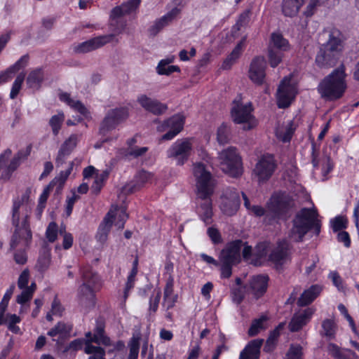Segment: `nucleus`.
Listing matches in <instances>:
<instances>
[{"label": "nucleus", "mask_w": 359, "mask_h": 359, "mask_svg": "<svg viewBox=\"0 0 359 359\" xmlns=\"http://www.w3.org/2000/svg\"><path fill=\"white\" fill-rule=\"evenodd\" d=\"M81 273L82 284L79 287L78 296L81 300H93L95 292L101 287L100 278L88 266L83 268Z\"/></svg>", "instance_id": "9"}, {"label": "nucleus", "mask_w": 359, "mask_h": 359, "mask_svg": "<svg viewBox=\"0 0 359 359\" xmlns=\"http://www.w3.org/2000/svg\"><path fill=\"white\" fill-rule=\"evenodd\" d=\"M175 60L174 55H170L166 58L162 59L159 61L156 67V72L159 75L169 76L173 72H179L180 69L177 65H169Z\"/></svg>", "instance_id": "29"}, {"label": "nucleus", "mask_w": 359, "mask_h": 359, "mask_svg": "<svg viewBox=\"0 0 359 359\" xmlns=\"http://www.w3.org/2000/svg\"><path fill=\"white\" fill-rule=\"evenodd\" d=\"M327 352L336 359H353L355 354L351 350L346 349L342 351L337 345L330 343L327 346Z\"/></svg>", "instance_id": "36"}, {"label": "nucleus", "mask_w": 359, "mask_h": 359, "mask_svg": "<svg viewBox=\"0 0 359 359\" xmlns=\"http://www.w3.org/2000/svg\"><path fill=\"white\" fill-rule=\"evenodd\" d=\"M179 13L180 10L175 8L161 18L155 20L148 29L149 34L153 36H156L165 27L168 26Z\"/></svg>", "instance_id": "23"}, {"label": "nucleus", "mask_w": 359, "mask_h": 359, "mask_svg": "<svg viewBox=\"0 0 359 359\" xmlns=\"http://www.w3.org/2000/svg\"><path fill=\"white\" fill-rule=\"evenodd\" d=\"M240 205L239 193L235 189H228L222 198L220 208L224 214L231 216L234 215Z\"/></svg>", "instance_id": "16"}, {"label": "nucleus", "mask_w": 359, "mask_h": 359, "mask_svg": "<svg viewBox=\"0 0 359 359\" xmlns=\"http://www.w3.org/2000/svg\"><path fill=\"white\" fill-rule=\"evenodd\" d=\"M28 60V55H23L12 67L8 68L6 72L0 74V84L8 81L11 79V74H13L25 67L27 65Z\"/></svg>", "instance_id": "33"}, {"label": "nucleus", "mask_w": 359, "mask_h": 359, "mask_svg": "<svg viewBox=\"0 0 359 359\" xmlns=\"http://www.w3.org/2000/svg\"><path fill=\"white\" fill-rule=\"evenodd\" d=\"M29 279V271L27 269H25L20 275L18 280V286L20 289L25 288L27 286Z\"/></svg>", "instance_id": "64"}, {"label": "nucleus", "mask_w": 359, "mask_h": 359, "mask_svg": "<svg viewBox=\"0 0 359 359\" xmlns=\"http://www.w3.org/2000/svg\"><path fill=\"white\" fill-rule=\"evenodd\" d=\"M139 4V0H130L121 6L114 8L111 11V16L112 18H118L120 16L129 14L137 8Z\"/></svg>", "instance_id": "34"}, {"label": "nucleus", "mask_w": 359, "mask_h": 359, "mask_svg": "<svg viewBox=\"0 0 359 359\" xmlns=\"http://www.w3.org/2000/svg\"><path fill=\"white\" fill-rule=\"evenodd\" d=\"M243 243L236 241L229 243L219 255V262L222 264H236L241 259V251Z\"/></svg>", "instance_id": "17"}, {"label": "nucleus", "mask_w": 359, "mask_h": 359, "mask_svg": "<svg viewBox=\"0 0 359 359\" xmlns=\"http://www.w3.org/2000/svg\"><path fill=\"white\" fill-rule=\"evenodd\" d=\"M297 93L296 80L292 76L285 77L280 82L276 93L278 107H287L294 99Z\"/></svg>", "instance_id": "11"}, {"label": "nucleus", "mask_w": 359, "mask_h": 359, "mask_svg": "<svg viewBox=\"0 0 359 359\" xmlns=\"http://www.w3.org/2000/svg\"><path fill=\"white\" fill-rule=\"evenodd\" d=\"M43 79V74L41 69H36L32 71L27 78V85L30 88H38Z\"/></svg>", "instance_id": "42"}, {"label": "nucleus", "mask_w": 359, "mask_h": 359, "mask_svg": "<svg viewBox=\"0 0 359 359\" xmlns=\"http://www.w3.org/2000/svg\"><path fill=\"white\" fill-rule=\"evenodd\" d=\"M50 263V255L49 252H46L39 257L36 268L39 271L43 272L49 267Z\"/></svg>", "instance_id": "51"}, {"label": "nucleus", "mask_w": 359, "mask_h": 359, "mask_svg": "<svg viewBox=\"0 0 359 359\" xmlns=\"http://www.w3.org/2000/svg\"><path fill=\"white\" fill-rule=\"evenodd\" d=\"M276 168L273 157L271 155L262 156L255 165L253 177L259 182H266L272 176Z\"/></svg>", "instance_id": "12"}, {"label": "nucleus", "mask_w": 359, "mask_h": 359, "mask_svg": "<svg viewBox=\"0 0 359 359\" xmlns=\"http://www.w3.org/2000/svg\"><path fill=\"white\" fill-rule=\"evenodd\" d=\"M192 153L196 154L201 160L207 163L210 162L208 154L193 137H184L177 140L168 149L166 155L168 158L175 161L177 165H183Z\"/></svg>", "instance_id": "3"}, {"label": "nucleus", "mask_w": 359, "mask_h": 359, "mask_svg": "<svg viewBox=\"0 0 359 359\" xmlns=\"http://www.w3.org/2000/svg\"><path fill=\"white\" fill-rule=\"evenodd\" d=\"M174 280L170 277L164 289L163 306L167 309L172 308L177 301V296L173 293Z\"/></svg>", "instance_id": "32"}, {"label": "nucleus", "mask_w": 359, "mask_h": 359, "mask_svg": "<svg viewBox=\"0 0 359 359\" xmlns=\"http://www.w3.org/2000/svg\"><path fill=\"white\" fill-rule=\"evenodd\" d=\"M337 330V326L334 320L325 319L322 322L320 333L322 336H324L329 339H332L335 337Z\"/></svg>", "instance_id": "41"}, {"label": "nucleus", "mask_w": 359, "mask_h": 359, "mask_svg": "<svg viewBox=\"0 0 359 359\" xmlns=\"http://www.w3.org/2000/svg\"><path fill=\"white\" fill-rule=\"evenodd\" d=\"M24 79H25V75L22 74H19L17 76V78L15 79V81L13 83L11 93H10V97L11 99H15L17 97V95H18V93L21 89Z\"/></svg>", "instance_id": "52"}, {"label": "nucleus", "mask_w": 359, "mask_h": 359, "mask_svg": "<svg viewBox=\"0 0 359 359\" xmlns=\"http://www.w3.org/2000/svg\"><path fill=\"white\" fill-rule=\"evenodd\" d=\"M283 52L268 48V60L272 67H277L282 61Z\"/></svg>", "instance_id": "48"}, {"label": "nucleus", "mask_w": 359, "mask_h": 359, "mask_svg": "<svg viewBox=\"0 0 359 359\" xmlns=\"http://www.w3.org/2000/svg\"><path fill=\"white\" fill-rule=\"evenodd\" d=\"M218 161L221 170L233 177L242 174L241 158L235 148L229 147L219 153Z\"/></svg>", "instance_id": "10"}, {"label": "nucleus", "mask_w": 359, "mask_h": 359, "mask_svg": "<svg viewBox=\"0 0 359 359\" xmlns=\"http://www.w3.org/2000/svg\"><path fill=\"white\" fill-rule=\"evenodd\" d=\"M114 34L103 35L95 37L86 41L74 46L73 50L77 53H86L96 50L111 42Z\"/></svg>", "instance_id": "18"}, {"label": "nucleus", "mask_w": 359, "mask_h": 359, "mask_svg": "<svg viewBox=\"0 0 359 359\" xmlns=\"http://www.w3.org/2000/svg\"><path fill=\"white\" fill-rule=\"evenodd\" d=\"M266 60L263 56L255 57L250 63L249 78L256 84H262L265 79Z\"/></svg>", "instance_id": "19"}, {"label": "nucleus", "mask_w": 359, "mask_h": 359, "mask_svg": "<svg viewBox=\"0 0 359 359\" xmlns=\"http://www.w3.org/2000/svg\"><path fill=\"white\" fill-rule=\"evenodd\" d=\"M285 359H302V347L292 346L288 351Z\"/></svg>", "instance_id": "61"}, {"label": "nucleus", "mask_w": 359, "mask_h": 359, "mask_svg": "<svg viewBox=\"0 0 359 359\" xmlns=\"http://www.w3.org/2000/svg\"><path fill=\"white\" fill-rule=\"evenodd\" d=\"M64 120L65 115L62 111H59L57 114L50 118L49 124L51 127L52 132L55 135L58 134Z\"/></svg>", "instance_id": "47"}, {"label": "nucleus", "mask_w": 359, "mask_h": 359, "mask_svg": "<svg viewBox=\"0 0 359 359\" xmlns=\"http://www.w3.org/2000/svg\"><path fill=\"white\" fill-rule=\"evenodd\" d=\"M70 330L71 327L69 325L59 323L48 332V334L53 337L54 341H60L69 334Z\"/></svg>", "instance_id": "40"}, {"label": "nucleus", "mask_w": 359, "mask_h": 359, "mask_svg": "<svg viewBox=\"0 0 359 359\" xmlns=\"http://www.w3.org/2000/svg\"><path fill=\"white\" fill-rule=\"evenodd\" d=\"M343 49L341 34L338 30L332 31L327 42L323 46L316 56V63L320 67H331L339 59Z\"/></svg>", "instance_id": "5"}, {"label": "nucleus", "mask_w": 359, "mask_h": 359, "mask_svg": "<svg viewBox=\"0 0 359 359\" xmlns=\"http://www.w3.org/2000/svg\"><path fill=\"white\" fill-rule=\"evenodd\" d=\"M78 139L77 135H72L62 144L56 158L57 165L63 163L67 156H69L76 146Z\"/></svg>", "instance_id": "26"}, {"label": "nucleus", "mask_w": 359, "mask_h": 359, "mask_svg": "<svg viewBox=\"0 0 359 359\" xmlns=\"http://www.w3.org/2000/svg\"><path fill=\"white\" fill-rule=\"evenodd\" d=\"M263 340L254 339L250 341L241 352L239 359H258Z\"/></svg>", "instance_id": "27"}, {"label": "nucleus", "mask_w": 359, "mask_h": 359, "mask_svg": "<svg viewBox=\"0 0 359 359\" xmlns=\"http://www.w3.org/2000/svg\"><path fill=\"white\" fill-rule=\"evenodd\" d=\"M304 0H283V12L286 16L292 17L297 14Z\"/></svg>", "instance_id": "39"}, {"label": "nucleus", "mask_w": 359, "mask_h": 359, "mask_svg": "<svg viewBox=\"0 0 359 359\" xmlns=\"http://www.w3.org/2000/svg\"><path fill=\"white\" fill-rule=\"evenodd\" d=\"M127 218L128 215L124 208L112 207L99 226L96 235L97 241L100 243H104L111 228L114 226L117 231L121 230Z\"/></svg>", "instance_id": "6"}, {"label": "nucleus", "mask_w": 359, "mask_h": 359, "mask_svg": "<svg viewBox=\"0 0 359 359\" xmlns=\"http://www.w3.org/2000/svg\"><path fill=\"white\" fill-rule=\"evenodd\" d=\"M338 310L339 311L341 314L343 315L344 317L347 320L352 331L357 334L358 331L354 320L352 318V317L348 314L346 306L344 304H340L338 305Z\"/></svg>", "instance_id": "57"}, {"label": "nucleus", "mask_w": 359, "mask_h": 359, "mask_svg": "<svg viewBox=\"0 0 359 359\" xmlns=\"http://www.w3.org/2000/svg\"><path fill=\"white\" fill-rule=\"evenodd\" d=\"M79 199V196L76 194L75 190H72L71 196H67L66 200V214L69 216L72 212L74 203Z\"/></svg>", "instance_id": "56"}, {"label": "nucleus", "mask_w": 359, "mask_h": 359, "mask_svg": "<svg viewBox=\"0 0 359 359\" xmlns=\"http://www.w3.org/2000/svg\"><path fill=\"white\" fill-rule=\"evenodd\" d=\"M284 326H285V323H281L277 326V327L274 330H273L271 332V334L266 341L267 346H273L275 344L276 341L278 339V337H279L280 332L283 329Z\"/></svg>", "instance_id": "59"}, {"label": "nucleus", "mask_w": 359, "mask_h": 359, "mask_svg": "<svg viewBox=\"0 0 359 359\" xmlns=\"http://www.w3.org/2000/svg\"><path fill=\"white\" fill-rule=\"evenodd\" d=\"M289 256V243L287 241L283 240L271 250L269 257L276 266H280L288 260Z\"/></svg>", "instance_id": "20"}, {"label": "nucleus", "mask_w": 359, "mask_h": 359, "mask_svg": "<svg viewBox=\"0 0 359 359\" xmlns=\"http://www.w3.org/2000/svg\"><path fill=\"white\" fill-rule=\"evenodd\" d=\"M193 175L196 182L198 196L201 198L198 212L201 219L209 224L212 215V203L209 198L213 192V181L210 172L202 163L193 164Z\"/></svg>", "instance_id": "2"}, {"label": "nucleus", "mask_w": 359, "mask_h": 359, "mask_svg": "<svg viewBox=\"0 0 359 359\" xmlns=\"http://www.w3.org/2000/svg\"><path fill=\"white\" fill-rule=\"evenodd\" d=\"M245 46V39L239 41L222 64L224 69H229L241 55Z\"/></svg>", "instance_id": "38"}, {"label": "nucleus", "mask_w": 359, "mask_h": 359, "mask_svg": "<svg viewBox=\"0 0 359 359\" xmlns=\"http://www.w3.org/2000/svg\"><path fill=\"white\" fill-rule=\"evenodd\" d=\"M330 224L334 231H339L346 227L347 219L343 216H337L330 221Z\"/></svg>", "instance_id": "54"}, {"label": "nucleus", "mask_w": 359, "mask_h": 359, "mask_svg": "<svg viewBox=\"0 0 359 359\" xmlns=\"http://www.w3.org/2000/svg\"><path fill=\"white\" fill-rule=\"evenodd\" d=\"M231 114L233 122L243 125L244 130H250L257 125L256 119L252 114L251 104L243 103L241 96H238L233 100Z\"/></svg>", "instance_id": "8"}, {"label": "nucleus", "mask_w": 359, "mask_h": 359, "mask_svg": "<svg viewBox=\"0 0 359 359\" xmlns=\"http://www.w3.org/2000/svg\"><path fill=\"white\" fill-rule=\"evenodd\" d=\"M316 213L312 209L303 208L293 220L288 236L292 241H300L310 228L315 224Z\"/></svg>", "instance_id": "7"}, {"label": "nucleus", "mask_w": 359, "mask_h": 359, "mask_svg": "<svg viewBox=\"0 0 359 359\" xmlns=\"http://www.w3.org/2000/svg\"><path fill=\"white\" fill-rule=\"evenodd\" d=\"M295 130V126L292 121L283 123L276 129V135L282 142H289Z\"/></svg>", "instance_id": "30"}, {"label": "nucleus", "mask_w": 359, "mask_h": 359, "mask_svg": "<svg viewBox=\"0 0 359 359\" xmlns=\"http://www.w3.org/2000/svg\"><path fill=\"white\" fill-rule=\"evenodd\" d=\"M267 317L262 316L259 318L255 319L248 330V334L251 337L255 336L261 330L266 328Z\"/></svg>", "instance_id": "43"}, {"label": "nucleus", "mask_w": 359, "mask_h": 359, "mask_svg": "<svg viewBox=\"0 0 359 359\" xmlns=\"http://www.w3.org/2000/svg\"><path fill=\"white\" fill-rule=\"evenodd\" d=\"M36 287V283H32L29 287L23 288L22 292L16 297L17 303L22 304L29 302L32 299Z\"/></svg>", "instance_id": "45"}, {"label": "nucleus", "mask_w": 359, "mask_h": 359, "mask_svg": "<svg viewBox=\"0 0 359 359\" xmlns=\"http://www.w3.org/2000/svg\"><path fill=\"white\" fill-rule=\"evenodd\" d=\"M20 321L21 318L20 316L15 314L6 313L3 317L2 325L5 324L8 327L11 325H15L17 323H19Z\"/></svg>", "instance_id": "63"}, {"label": "nucleus", "mask_w": 359, "mask_h": 359, "mask_svg": "<svg viewBox=\"0 0 359 359\" xmlns=\"http://www.w3.org/2000/svg\"><path fill=\"white\" fill-rule=\"evenodd\" d=\"M314 311L313 309L308 308L295 313L290 323V330L292 332L299 330L310 320Z\"/></svg>", "instance_id": "25"}, {"label": "nucleus", "mask_w": 359, "mask_h": 359, "mask_svg": "<svg viewBox=\"0 0 359 359\" xmlns=\"http://www.w3.org/2000/svg\"><path fill=\"white\" fill-rule=\"evenodd\" d=\"M84 351L87 354H92L88 359H105V351L100 346L90 344L89 342H86Z\"/></svg>", "instance_id": "44"}, {"label": "nucleus", "mask_w": 359, "mask_h": 359, "mask_svg": "<svg viewBox=\"0 0 359 359\" xmlns=\"http://www.w3.org/2000/svg\"><path fill=\"white\" fill-rule=\"evenodd\" d=\"M128 116V111L126 107L110 109L101 123L100 133L105 135L108 132L114 129L121 122L126 119Z\"/></svg>", "instance_id": "15"}, {"label": "nucleus", "mask_w": 359, "mask_h": 359, "mask_svg": "<svg viewBox=\"0 0 359 359\" xmlns=\"http://www.w3.org/2000/svg\"><path fill=\"white\" fill-rule=\"evenodd\" d=\"M32 205L26 196L14 201L12 209V224L15 232L11 242V248H15L18 243L25 245L32 239V231L29 219L32 212Z\"/></svg>", "instance_id": "1"}, {"label": "nucleus", "mask_w": 359, "mask_h": 359, "mask_svg": "<svg viewBox=\"0 0 359 359\" xmlns=\"http://www.w3.org/2000/svg\"><path fill=\"white\" fill-rule=\"evenodd\" d=\"M60 233L62 236V248L65 250L69 249L73 244L74 238L72 235L70 233H68L65 231V228H61L60 229Z\"/></svg>", "instance_id": "58"}, {"label": "nucleus", "mask_w": 359, "mask_h": 359, "mask_svg": "<svg viewBox=\"0 0 359 359\" xmlns=\"http://www.w3.org/2000/svg\"><path fill=\"white\" fill-rule=\"evenodd\" d=\"M346 88L344 67L333 71L318 86V91L321 96L329 100H334L341 97Z\"/></svg>", "instance_id": "4"}, {"label": "nucleus", "mask_w": 359, "mask_h": 359, "mask_svg": "<svg viewBox=\"0 0 359 359\" xmlns=\"http://www.w3.org/2000/svg\"><path fill=\"white\" fill-rule=\"evenodd\" d=\"M268 48L283 52L290 49V45L288 41L280 34L273 33Z\"/></svg>", "instance_id": "37"}, {"label": "nucleus", "mask_w": 359, "mask_h": 359, "mask_svg": "<svg viewBox=\"0 0 359 359\" xmlns=\"http://www.w3.org/2000/svg\"><path fill=\"white\" fill-rule=\"evenodd\" d=\"M108 175L109 172L107 170H103L101 172H97L95 174L94 182L91 185V189L93 192L98 193L100 191Z\"/></svg>", "instance_id": "46"}, {"label": "nucleus", "mask_w": 359, "mask_h": 359, "mask_svg": "<svg viewBox=\"0 0 359 359\" xmlns=\"http://www.w3.org/2000/svg\"><path fill=\"white\" fill-rule=\"evenodd\" d=\"M291 205V198L285 193L274 194L267 203V211L273 218H280Z\"/></svg>", "instance_id": "13"}, {"label": "nucleus", "mask_w": 359, "mask_h": 359, "mask_svg": "<svg viewBox=\"0 0 359 359\" xmlns=\"http://www.w3.org/2000/svg\"><path fill=\"white\" fill-rule=\"evenodd\" d=\"M58 227L55 222H50L46 231V236L49 242H54L57 238Z\"/></svg>", "instance_id": "55"}, {"label": "nucleus", "mask_w": 359, "mask_h": 359, "mask_svg": "<svg viewBox=\"0 0 359 359\" xmlns=\"http://www.w3.org/2000/svg\"><path fill=\"white\" fill-rule=\"evenodd\" d=\"M153 175L146 171L139 172L135 177L133 181L125 185L123 191L125 194H131L142 187L145 184L151 182Z\"/></svg>", "instance_id": "22"}, {"label": "nucleus", "mask_w": 359, "mask_h": 359, "mask_svg": "<svg viewBox=\"0 0 359 359\" xmlns=\"http://www.w3.org/2000/svg\"><path fill=\"white\" fill-rule=\"evenodd\" d=\"M229 137V128L227 125L222 123L217 130V140L219 144H224L227 142Z\"/></svg>", "instance_id": "53"}, {"label": "nucleus", "mask_w": 359, "mask_h": 359, "mask_svg": "<svg viewBox=\"0 0 359 359\" xmlns=\"http://www.w3.org/2000/svg\"><path fill=\"white\" fill-rule=\"evenodd\" d=\"M86 342H89L90 344H92L93 342L105 346L110 344L109 339L104 335V329L102 325L97 327L93 337H92L91 332H88L86 333Z\"/></svg>", "instance_id": "35"}, {"label": "nucleus", "mask_w": 359, "mask_h": 359, "mask_svg": "<svg viewBox=\"0 0 359 359\" xmlns=\"http://www.w3.org/2000/svg\"><path fill=\"white\" fill-rule=\"evenodd\" d=\"M184 124V117L181 114H176L163 123L157 127L158 132H166L161 137V140H170L173 139L183 129Z\"/></svg>", "instance_id": "14"}, {"label": "nucleus", "mask_w": 359, "mask_h": 359, "mask_svg": "<svg viewBox=\"0 0 359 359\" xmlns=\"http://www.w3.org/2000/svg\"><path fill=\"white\" fill-rule=\"evenodd\" d=\"M268 277L263 275L256 276L251 278L248 290L256 298L262 296L266 291Z\"/></svg>", "instance_id": "24"}, {"label": "nucleus", "mask_w": 359, "mask_h": 359, "mask_svg": "<svg viewBox=\"0 0 359 359\" xmlns=\"http://www.w3.org/2000/svg\"><path fill=\"white\" fill-rule=\"evenodd\" d=\"M137 102L145 110L156 115L162 114L167 110V106L165 104L145 95H140L137 97Z\"/></svg>", "instance_id": "21"}, {"label": "nucleus", "mask_w": 359, "mask_h": 359, "mask_svg": "<svg viewBox=\"0 0 359 359\" xmlns=\"http://www.w3.org/2000/svg\"><path fill=\"white\" fill-rule=\"evenodd\" d=\"M137 262L135 261L134 263V266L128 277L127 282H126V287H125V289H127L128 290H131L134 287L135 282V277L137 273Z\"/></svg>", "instance_id": "60"}, {"label": "nucleus", "mask_w": 359, "mask_h": 359, "mask_svg": "<svg viewBox=\"0 0 359 359\" xmlns=\"http://www.w3.org/2000/svg\"><path fill=\"white\" fill-rule=\"evenodd\" d=\"M243 197L244 200V205L250 214L258 217L264 215L265 210L263 208L259 205H251L248 198L244 194H243Z\"/></svg>", "instance_id": "49"}, {"label": "nucleus", "mask_w": 359, "mask_h": 359, "mask_svg": "<svg viewBox=\"0 0 359 359\" xmlns=\"http://www.w3.org/2000/svg\"><path fill=\"white\" fill-rule=\"evenodd\" d=\"M154 292V294L150 298L149 309L155 312L158 309V303L161 299V291L160 290H156Z\"/></svg>", "instance_id": "62"}, {"label": "nucleus", "mask_w": 359, "mask_h": 359, "mask_svg": "<svg viewBox=\"0 0 359 359\" xmlns=\"http://www.w3.org/2000/svg\"><path fill=\"white\" fill-rule=\"evenodd\" d=\"M60 100L67 104L69 107L76 111L79 112L84 117L89 116L88 109L79 100L72 97L69 94L67 93H61L59 95Z\"/></svg>", "instance_id": "28"}, {"label": "nucleus", "mask_w": 359, "mask_h": 359, "mask_svg": "<svg viewBox=\"0 0 359 359\" xmlns=\"http://www.w3.org/2000/svg\"><path fill=\"white\" fill-rule=\"evenodd\" d=\"M322 287L318 285L311 286L302 294L298 299L299 306H306L311 304L321 292Z\"/></svg>", "instance_id": "31"}, {"label": "nucleus", "mask_w": 359, "mask_h": 359, "mask_svg": "<svg viewBox=\"0 0 359 359\" xmlns=\"http://www.w3.org/2000/svg\"><path fill=\"white\" fill-rule=\"evenodd\" d=\"M29 154V151L27 149L26 151H19L18 154L11 160L10 163L7 165V174L14 171L20 164V160L22 158L26 157Z\"/></svg>", "instance_id": "50"}]
</instances>
